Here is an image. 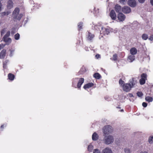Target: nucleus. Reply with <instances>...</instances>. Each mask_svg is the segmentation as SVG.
I'll return each instance as SVG.
<instances>
[{"label": "nucleus", "instance_id": "1", "mask_svg": "<svg viewBox=\"0 0 153 153\" xmlns=\"http://www.w3.org/2000/svg\"><path fill=\"white\" fill-rule=\"evenodd\" d=\"M78 78H75L74 79L72 83V86L73 87L75 88H78L79 89H80L81 87L84 82V79L83 78H80L79 79L78 82L77 83V85H76V83L78 80Z\"/></svg>", "mask_w": 153, "mask_h": 153}, {"label": "nucleus", "instance_id": "2", "mask_svg": "<svg viewBox=\"0 0 153 153\" xmlns=\"http://www.w3.org/2000/svg\"><path fill=\"white\" fill-rule=\"evenodd\" d=\"M20 11L19 9L16 7L13 12V19L20 21L23 15L22 13L19 14Z\"/></svg>", "mask_w": 153, "mask_h": 153}, {"label": "nucleus", "instance_id": "3", "mask_svg": "<svg viewBox=\"0 0 153 153\" xmlns=\"http://www.w3.org/2000/svg\"><path fill=\"white\" fill-rule=\"evenodd\" d=\"M103 132L105 135H108L113 132L112 127L109 125H107L104 127L102 129Z\"/></svg>", "mask_w": 153, "mask_h": 153}, {"label": "nucleus", "instance_id": "4", "mask_svg": "<svg viewBox=\"0 0 153 153\" xmlns=\"http://www.w3.org/2000/svg\"><path fill=\"white\" fill-rule=\"evenodd\" d=\"M104 140L106 144H109L113 142L114 139L112 136L109 135L107 137H105Z\"/></svg>", "mask_w": 153, "mask_h": 153}, {"label": "nucleus", "instance_id": "5", "mask_svg": "<svg viewBox=\"0 0 153 153\" xmlns=\"http://www.w3.org/2000/svg\"><path fill=\"white\" fill-rule=\"evenodd\" d=\"M123 88L124 91L128 92L131 90L132 88L130 84L129 83H126L123 85Z\"/></svg>", "mask_w": 153, "mask_h": 153}, {"label": "nucleus", "instance_id": "6", "mask_svg": "<svg viewBox=\"0 0 153 153\" xmlns=\"http://www.w3.org/2000/svg\"><path fill=\"white\" fill-rule=\"evenodd\" d=\"M132 88L135 87L137 85V81L136 79L134 78H132L129 80V83Z\"/></svg>", "mask_w": 153, "mask_h": 153}, {"label": "nucleus", "instance_id": "7", "mask_svg": "<svg viewBox=\"0 0 153 153\" xmlns=\"http://www.w3.org/2000/svg\"><path fill=\"white\" fill-rule=\"evenodd\" d=\"M118 19L120 22H123L126 19L125 16L121 13H119L117 15Z\"/></svg>", "mask_w": 153, "mask_h": 153}, {"label": "nucleus", "instance_id": "8", "mask_svg": "<svg viewBox=\"0 0 153 153\" xmlns=\"http://www.w3.org/2000/svg\"><path fill=\"white\" fill-rule=\"evenodd\" d=\"M122 12L124 13H128L131 12V9L130 7L127 6H125L122 8Z\"/></svg>", "mask_w": 153, "mask_h": 153}, {"label": "nucleus", "instance_id": "9", "mask_svg": "<svg viewBox=\"0 0 153 153\" xmlns=\"http://www.w3.org/2000/svg\"><path fill=\"white\" fill-rule=\"evenodd\" d=\"M109 16L111 19L113 20H115L116 19L117 16L115 11L112 10L111 11Z\"/></svg>", "mask_w": 153, "mask_h": 153}, {"label": "nucleus", "instance_id": "10", "mask_svg": "<svg viewBox=\"0 0 153 153\" xmlns=\"http://www.w3.org/2000/svg\"><path fill=\"white\" fill-rule=\"evenodd\" d=\"M128 4L131 7H134L136 5V2L135 0H129Z\"/></svg>", "mask_w": 153, "mask_h": 153}, {"label": "nucleus", "instance_id": "11", "mask_svg": "<svg viewBox=\"0 0 153 153\" xmlns=\"http://www.w3.org/2000/svg\"><path fill=\"white\" fill-rule=\"evenodd\" d=\"M95 36L94 35L89 32H88V34L87 36V38L88 40L91 41Z\"/></svg>", "mask_w": 153, "mask_h": 153}, {"label": "nucleus", "instance_id": "12", "mask_svg": "<svg viewBox=\"0 0 153 153\" xmlns=\"http://www.w3.org/2000/svg\"><path fill=\"white\" fill-rule=\"evenodd\" d=\"M130 52L131 55H134L137 54V50L135 48L133 47L130 49Z\"/></svg>", "mask_w": 153, "mask_h": 153}, {"label": "nucleus", "instance_id": "13", "mask_svg": "<svg viewBox=\"0 0 153 153\" xmlns=\"http://www.w3.org/2000/svg\"><path fill=\"white\" fill-rule=\"evenodd\" d=\"M94 85V84L93 83H88L85 84L83 86V88L85 89H86L87 88H89L93 87Z\"/></svg>", "mask_w": 153, "mask_h": 153}, {"label": "nucleus", "instance_id": "14", "mask_svg": "<svg viewBox=\"0 0 153 153\" xmlns=\"http://www.w3.org/2000/svg\"><path fill=\"white\" fill-rule=\"evenodd\" d=\"M114 9L116 12L118 13H120V11L122 9L121 6L118 4H116L115 5Z\"/></svg>", "mask_w": 153, "mask_h": 153}, {"label": "nucleus", "instance_id": "15", "mask_svg": "<svg viewBox=\"0 0 153 153\" xmlns=\"http://www.w3.org/2000/svg\"><path fill=\"white\" fill-rule=\"evenodd\" d=\"M6 50L5 49L2 50L0 53V58L4 59L6 55Z\"/></svg>", "mask_w": 153, "mask_h": 153}, {"label": "nucleus", "instance_id": "16", "mask_svg": "<svg viewBox=\"0 0 153 153\" xmlns=\"http://www.w3.org/2000/svg\"><path fill=\"white\" fill-rule=\"evenodd\" d=\"M99 137V135L96 132H94L92 135V139L94 141L97 140Z\"/></svg>", "mask_w": 153, "mask_h": 153}, {"label": "nucleus", "instance_id": "17", "mask_svg": "<svg viewBox=\"0 0 153 153\" xmlns=\"http://www.w3.org/2000/svg\"><path fill=\"white\" fill-rule=\"evenodd\" d=\"M135 59V56L134 55H130L128 56V60L130 62H132Z\"/></svg>", "mask_w": 153, "mask_h": 153}, {"label": "nucleus", "instance_id": "18", "mask_svg": "<svg viewBox=\"0 0 153 153\" xmlns=\"http://www.w3.org/2000/svg\"><path fill=\"white\" fill-rule=\"evenodd\" d=\"M102 153H112V152L110 149L107 147L103 150Z\"/></svg>", "mask_w": 153, "mask_h": 153}, {"label": "nucleus", "instance_id": "19", "mask_svg": "<svg viewBox=\"0 0 153 153\" xmlns=\"http://www.w3.org/2000/svg\"><path fill=\"white\" fill-rule=\"evenodd\" d=\"M13 7V2L12 0H9L7 2V7L9 9H10Z\"/></svg>", "mask_w": 153, "mask_h": 153}, {"label": "nucleus", "instance_id": "20", "mask_svg": "<svg viewBox=\"0 0 153 153\" xmlns=\"http://www.w3.org/2000/svg\"><path fill=\"white\" fill-rule=\"evenodd\" d=\"M8 79L11 81H13L14 80L15 78V76L14 74L11 73H9L8 74Z\"/></svg>", "mask_w": 153, "mask_h": 153}, {"label": "nucleus", "instance_id": "21", "mask_svg": "<svg viewBox=\"0 0 153 153\" xmlns=\"http://www.w3.org/2000/svg\"><path fill=\"white\" fill-rule=\"evenodd\" d=\"M93 76L97 79H100L101 77V75L98 73H94L93 75Z\"/></svg>", "mask_w": 153, "mask_h": 153}, {"label": "nucleus", "instance_id": "22", "mask_svg": "<svg viewBox=\"0 0 153 153\" xmlns=\"http://www.w3.org/2000/svg\"><path fill=\"white\" fill-rule=\"evenodd\" d=\"M145 100L149 102H152L153 101V98L152 97H149V96H146L145 97Z\"/></svg>", "mask_w": 153, "mask_h": 153}, {"label": "nucleus", "instance_id": "23", "mask_svg": "<svg viewBox=\"0 0 153 153\" xmlns=\"http://www.w3.org/2000/svg\"><path fill=\"white\" fill-rule=\"evenodd\" d=\"M142 38L144 40H146L148 38V36L147 34L144 33L142 35Z\"/></svg>", "mask_w": 153, "mask_h": 153}, {"label": "nucleus", "instance_id": "24", "mask_svg": "<svg viewBox=\"0 0 153 153\" xmlns=\"http://www.w3.org/2000/svg\"><path fill=\"white\" fill-rule=\"evenodd\" d=\"M148 142L150 144H152L153 142V136H150L149 138Z\"/></svg>", "mask_w": 153, "mask_h": 153}, {"label": "nucleus", "instance_id": "25", "mask_svg": "<svg viewBox=\"0 0 153 153\" xmlns=\"http://www.w3.org/2000/svg\"><path fill=\"white\" fill-rule=\"evenodd\" d=\"M3 41L5 42L10 43L11 42V39L10 38H7L6 39L3 38Z\"/></svg>", "mask_w": 153, "mask_h": 153}, {"label": "nucleus", "instance_id": "26", "mask_svg": "<svg viewBox=\"0 0 153 153\" xmlns=\"http://www.w3.org/2000/svg\"><path fill=\"white\" fill-rule=\"evenodd\" d=\"M141 78L144 79L145 80L147 79V75L146 73H143L141 75Z\"/></svg>", "mask_w": 153, "mask_h": 153}, {"label": "nucleus", "instance_id": "27", "mask_svg": "<svg viewBox=\"0 0 153 153\" xmlns=\"http://www.w3.org/2000/svg\"><path fill=\"white\" fill-rule=\"evenodd\" d=\"M146 80H145L144 79L141 78L140 80V85H143L146 82Z\"/></svg>", "mask_w": 153, "mask_h": 153}, {"label": "nucleus", "instance_id": "28", "mask_svg": "<svg viewBox=\"0 0 153 153\" xmlns=\"http://www.w3.org/2000/svg\"><path fill=\"white\" fill-rule=\"evenodd\" d=\"M93 148V146L92 145H89L88 146V151L89 152H92Z\"/></svg>", "mask_w": 153, "mask_h": 153}, {"label": "nucleus", "instance_id": "29", "mask_svg": "<svg viewBox=\"0 0 153 153\" xmlns=\"http://www.w3.org/2000/svg\"><path fill=\"white\" fill-rule=\"evenodd\" d=\"M10 34V31H8L6 34L3 37L4 39H6L9 36Z\"/></svg>", "mask_w": 153, "mask_h": 153}, {"label": "nucleus", "instance_id": "30", "mask_svg": "<svg viewBox=\"0 0 153 153\" xmlns=\"http://www.w3.org/2000/svg\"><path fill=\"white\" fill-rule=\"evenodd\" d=\"M119 84L122 87L123 86V85L124 84H125L124 81L122 80V79H120L119 80Z\"/></svg>", "mask_w": 153, "mask_h": 153}, {"label": "nucleus", "instance_id": "31", "mask_svg": "<svg viewBox=\"0 0 153 153\" xmlns=\"http://www.w3.org/2000/svg\"><path fill=\"white\" fill-rule=\"evenodd\" d=\"M82 23L80 22L78 24V28L79 30H80L81 29H82Z\"/></svg>", "mask_w": 153, "mask_h": 153}, {"label": "nucleus", "instance_id": "32", "mask_svg": "<svg viewBox=\"0 0 153 153\" xmlns=\"http://www.w3.org/2000/svg\"><path fill=\"white\" fill-rule=\"evenodd\" d=\"M20 37V35L19 33H17L14 36L15 39L16 40H18Z\"/></svg>", "mask_w": 153, "mask_h": 153}, {"label": "nucleus", "instance_id": "33", "mask_svg": "<svg viewBox=\"0 0 153 153\" xmlns=\"http://www.w3.org/2000/svg\"><path fill=\"white\" fill-rule=\"evenodd\" d=\"M117 54H115L113 56L112 59L114 61H116L117 59Z\"/></svg>", "mask_w": 153, "mask_h": 153}, {"label": "nucleus", "instance_id": "34", "mask_svg": "<svg viewBox=\"0 0 153 153\" xmlns=\"http://www.w3.org/2000/svg\"><path fill=\"white\" fill-rule=\"evenodd\" d=\"M6 29V28H4V29L1 30V35H3L5 33Z\"/></svg>", "mask_w": 153, "mask_h": 153}, {"label": "nucleus", "instance_id": "35", "mask_svg": "<svg viewBox=\"0 0 153 153\" xmlns=\"http://www.w3.org/2000/svg\"><path fill=\"white\" fill-rule=\"evenodd\" d=\"M7 62V60H6L3 62V67L4 68H6Z\"/></svg>", "mask_w": 153, "mask_h": 153}, {"label": "nucleus", "instance_id": "36", "mask_svg": "<svg viewBox=\"0 0 153 153\" xmlns=\"http://www.w3.org/2000/svg\"><path fill=\"white\" fill-rule=\"evenodd\" d=\"M137 96L139 97H141L143 95V94L142 92H137Z\"/></svg>", "mask_w": 153, "mask_h": 153}, {"label": "nucleus", "instance_id": "37", "mask_svg": "<svg viewBox=\"0 0 153 153\" xmlns=\"http://www.w3.org/2000/svg\"><path fill=\"white\" fill-rule=\"evenodd\" d=\"M6 126V125L4 124H3L0 127V129L1 131L3 130V128H4Z\"/></svg>", "mask_w": 153, "mask_h": 153}, {"label": "nucleus", "instance_id": "38", "mask_svg": "<svg viewBox=\"0 0 153 153\" xmlns=\"http://www.w3.org/2000/svg\"><path fill=\"white\" fill-rule=\"evenodd\" d=\"M16 32L15 29L14 28H13L11 29V34L12 35H13Z\"/></svg>", "mask_w": 153, "mask_h": 153}, {"label": "nucleus", "instance_id": "39", "mask_svg": "<svg viewBox=\"0 0 153 153\" xmlns=\"http://www.w3.org/2000/svg\"><path fill=\"white\" fill-rule=\"evenodd\" d=\"M93 153H101V152L98 149H96L94 150Z\"/></svg>", "mask_w": 153, "mask_h": 153}, {"label": "nucleus", "instance_id": "40", "mask_svg": "<svg viewBox=\"0 0 153 153\" xmlns=\"http://www.w3.org/2000/svg\"><path fill=\"white\" fill-rule=\"evenodd\" d=\"M147 94H149L150 96H152L153 94V93H152L151 91H147Z\"/></svg>", "mask_w": 153, "mask_h": 153}, {"label": "nucleus", "instance_id": "41", "mask_svg": "<svg viewBox=\"0 0 153 153\" xmlns=\"http://www.w3.org/2000/svg\"><path fill=\"white\" fill-rule=\"evenodd\" d=\"M149 40L152 41L153 40V35H151L149 37Z\"/></svg>", "mask_w": 153, "mask_h": 153}, {"label": "nucleus", "instance_id": "42", "mask_svg": "<svg viewBox=\"0 0 153 153\" xmlns=\"http://www.w3.org/2000/svg\"><path fill=\"white\" fill-rule=\"evenodd\" d=\"M147 105V104L145 102H143L142 103V105L144 107H146Z\"/></svg>", "mask_w": 153, "mask_h": 153}, {"label": "nucleus", "instance_id": "43", "mask_svg": "<svg viewBox=\"0 0 153 153\" xmlns=\"http://www.w3.org/2000/svg\"><path fill=\"white\" fill-rule=\"evenodd\" d=\"M125 152L126 153H128L129 152V150L128 149H125Z\"/></svg>", "mask_w": 153, "mask_h": 153}, {"label": "nucleus", "instance_id": "44", "mask_svg": "<svg viewBox=\"0 0 153 153\" xmlns=\"http://www.w3.org/2000/svg\"><path fill=\"white\" fill-rule=\"evenodd\" d=\"M138 1L141 3H144L145 1V0H138Z\"/></svg>", "mask_w": 153, "mask_h": 153}, {"label": "nucleus", "instance_id": "45", "mask_svg": "<svg viewBox=\"0 0 153 153\" xmlns=\"http://www.w3.org/2000/svg\"><path fill=\"white\" fill-rule=\"evenodd\" d=\"M95 57L96 58L98 59L100 57V55L99 54H97L96 55Z\"/></svg>", "mask_w": 153, "mask_h": 153}, {"label": "nucleus", "instance_id": "46", "mask_svg": "<svg viewBox=\"0 0 153 153\" xmlns=\"http://www.w3.org/2000/svg\"><path fill=\"white\" fill-rule=\"evenodd\" d=\"M119 2L121 3H123L126 1V0H119Z\"/></svg>", "mask_w": 153, "mask_h": 153}, {"label": "nucleus", "instance_id": "47", "mask_svg": "<svg viewBox=\"0 0 153 153\" xmlns=\"http://www.w3.org/2000/svg\"><path fill=\"white\" fill-rule=\"evenodd\" d=\"M128 95L130 97H133V94L131 93H129Z\"/></svg>", "mask_w": 153, "mask_h": 153}, {"label": "nucleus", "instance_id": "48", "mask_svg": "<svg viewBox=\"0 0 153 153\" xmlns=\"http://www.w3.org/2000/svg\"><path fill=\"white\" fill-rule=\"evenodd\" d=\"M150 2L151 5L153 6V0H150Z\"/></svg>", "mask_w": 153, "mask_h": 153}, {"label": "nucleus", "instance_id": "49", "mask_svg": "<svg viewBox=\"0 0 153 153\" xmlns=\"http://www.w3.org/2000/svg\"><path fill=\"white\" fill-rule=\"evenodd\" d=\"M10 53H11V54L12 53H13L14 52V51L10 50Z\"/></svg>", "mask_w": 153, "mask_h": 153}, {"label": "nucleus", "instance_id": "50", "mask_svg": "<svg viewBox=\"0 0 153 153\" xmlns=\"http://www.w3.org/2000/svg\"><path fill=\"white\" fill-rule=\"evenodd\" d=\"M1 6H2V5L1 3V1H0V11H1Z\"/></svg>", "mask_w": 153, "mask_h": 153}, {"label": "nucleus", "instance_id": "51", "mask_svg": "<svg viewBox=\"0 0 153 153\" xmlns=\"http://www.w3.org/2000/svg\"><path fill=\"white\" fill-rule=\"evenodd\" d=\"M83 69L84 70V71H86L85 69V68L84 67H82V68L81 69V71Z\"/></svg>", "mask_w": 153, "mask_h": 153}, {"label": "nucleus", "instance_id": "52", "mask_svg": "<svg viewBox=\"0 0 153 153\" xmlns=\"http://www.w3.org/2000/svg\"><path fill=\"white\" fill-rule=\"evenodd\" d=\"M120 111L121 112H123L124 111V110L123 109H122L120 110Z\"/></svg>", "mask_w": 153, "mask_h": 153}, {"label": "nucleus", "instance_id": "53", "mask_svg": "<svg viewBox=\"0 0 153 153\" xmlns=\"http://www.w3.org/2000/svg\"><path fill=\"white\" fill-rule=\"evenodd\" d=\"M117 108H121V107H120V105L116 107Z\"/></svg>", "mask_w": 153, "mask_h": 153}, {"label": "nucleus", "instance_id": "54", "mask_svg": "<svg viewBox=\"0 0 153 153\" xmlns=\"http://www.w3.org/2000/svg\"><path fill=\"white\" fill-rule=\"evenodd\" d=\"M140 153H147L146 152H141Z\"/></svg>", "mask_w": 153, "mask_h": 153}, {"label": "nucleus", "instance_id": "55", "mask_svg": "<svg viewBox=\"0 0 153 153\" xmlns=\"http://www.w3.org/2000/svg\"><path fill=\"white\" fill-rule=\"evenodd\" d=\"M1 49V46L0 45V50Z\"/></svg>", "mask_w": 153, "mask_h": 153}]
</instances>
